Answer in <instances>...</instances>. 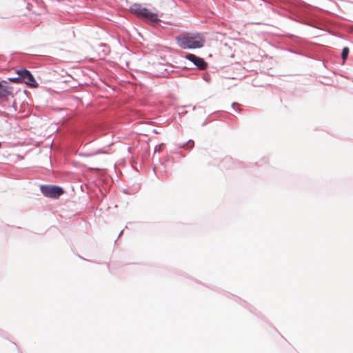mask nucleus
<instances>
[{
	"label": "nucleus",
	"instance_id": "obj_1",
	"mask_svg": "<svg viewBox=\"0 0 353 353\" xmlns=\"http://www.w3.org/2000/svg\"><path fill=\"white\" fill-rule=\"evenodd\" d=\"M176 42L183 49H194L203 47L205 39L199 34H185L177 37Z\"/></svg>",
	"mask_w": 353,
	"mask_h": 353
},
{
	"label": "nucleus",
	"instance_id": "obj_2",
	"mask_svg": "<svg viewBox=\"0 0 353 353\" xmlns=\"http://www.w3.org/2000/svg\"><path fill=\"white\" fill-rule=\"evenodd\" d=\"M17 77L14 78H10L9 81L13 82L22 81L32 88H36L38 86V83L35 81L33 75L27 70H19L17 71Z\"/></svg>",
	"mask_w": 353,
	"mask_h": 353
},
{
	"label": "nucleus",
	"instance_id": "obj_3",
	"mask_svg": "<svg viewBox=\"0 0 353 353\" xmlns=\"http://www.w3.org/2000/svg\"><path fill=\"white\" fill-rule=\"evenodd\" d=\"M40 190L44 196L50 198H57L63 192L61 188L55 185H41Z\"/></svg>",
	"mask_w": 353,
	"mask_h": 353
},
{
	"label": "nucleus",
	"instance_id": "obj_4",
	"mask_svg": "<svg viewBox=\"0 0 353 353\" xmlns=\"http://www.w3.org/2000/svg\"><path fill=\"white\" fill-rule=\"evenodd\" d=\"M185 57L187 59L192 61L199 69H204L206 66V63L204 61V60L195 56L194 54H188Z\"/></svg>",
	"mask_w": 353,
	"mask_h": 353
},
{
	"label": "nucleus",
	"instance_id": "obj_5",
	"mask_svg": "<svg viewBox=\"0 0 353 353\" xmlns=\"http://www.w3.org/2000/svg\"><path fill=\"white\" fill-rule=\"evenodd\" d=\"M141 11L142 14L141 16L148 21L151 23H156L159 21L158 16L156 13L150 12L145 8H143Z\"/></svg>",
	"mask_w": 353,
	"mask_h": 353
},
{
	"label": "nucleus",
	"instance_id": "obj_6",
	"mask_svg": "<svg viewBox=\"0 0 353 353\" xmlns=\"http://www.w3.org/2000/svg\"><path fill=\"white\" fill-rule=\"evenodd\" d=\"M12 88L6 81L0 82V96L8 97L12 94Z\"/></svg>",
	"mask_w": 353,
	"mask_h": 353
},
{
	"label": "nucleus",
	"instance_id": "obj_7",
	"mask_svg": "<svg viewBox=\"0 0 353 353\" xmlns=\"http://www.w3.org/2000/svg\"><path fill=\"white\" fill-rule=\"evenodd\" d=\"M143 8H141V7L140 6H139V5H134V6L132 7V10H133V12H134V13H136L137 14H138V15H140V16H141V14H142V11H141V10H142V9H143Z\"/></svg>",
	"mask_w": 353,
	"mask_h": 353
},
{
	"label": "nucleus",
	"instance_id": "obj_8",
	"mask_svg": "<svg viewBox=\"0 0 353 353\" xmlns=\"http://www.w3.org/2000/svg\"><path fill=\"white\" fill-rule=\"evenodd\" d=\"M348 54H349V48L347 47L343 48L342 54H341L342 59H343V61H345L347 59Z\"/></svg>",
	"mask_w": 353,
	"mask_h": 353
},
{
	"label": "nucleus",
	"instance_id": "obj_9",
	"mask_svg": "<svg viewBox=\"0 0 353 353\" xmlns=\"http://www.w3.org/2000/svg\"><path fill=\"white\" fill-rule=\"evenodd\" d=\"M185 145H190V148H192L193 146H194V143L192 142L191 140H189L186 143H183V144H181V145H179V148H184Z\"/></svg>",
	"mask_w": 353,
	"mask_h": 353
},
{
	"label": "nucleus",
	"instance_id": "obj_10",
	"mask_svg": "<svg viewBox=\"0 0 353 353\" xmlns=\"http://www.w3.org/2000/svg\"><path fill=\"white\" fill-rule=\"evenodd\" d=\"M236 105L235 103H232V106L234 108V106Z\"/></svg>",
	"mask_w": 353,
	"mask_h": 353
}]
</instances>
